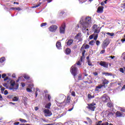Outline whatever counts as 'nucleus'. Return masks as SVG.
I'll return each instance as SVG.
<instances>
[{
  "instance_id": "nucleus-1",
  "label": "nucleus",
  "mask_w": 125,
  "mask_h": 125,
  "mask_svg": "<svg viewBox=\"0 0 125 125\" xmlns=\"http://www.w3.org/2000/svg\"><path fill=\"white\" fill-rule=\"evenodd\" d=\"M80 24H81V26L80 24L78 25V28H82V31L86 32L88 31L89 27H90L91 25V17H83L79 21Z\"/></svg>"
},
{
  "instance_id": "nucleus-2",
  "label": "nucleus",
  "mask_w": 125,
  "mask_h": 125,
  "mask_svg": "<svg viewBox=\"0 0 125 125\" xmlns=\"http://www.w3.org/2000/svg\"><path fill=\"white\" fill-rule=\"evenodd\" d=\"M83 62V57H81L80 60L74 65H72L70 69L71 73L73 76H74V78L77 76V72H78V67L77 66H81L82 65V63Z\"/></svg>"
},
{
  "instance_id": "nucleus-3",
  "label": "nucleus",
  "mask_w": 125,
  "mask_h": 125,
  "mask_svg": "<svg viewBox=\"0 0 125 125\" xmlns=\"http://www.w3.org/2000/svg\"><path fill=\"white\" fill-rule=\"evenodd\" d=\"M10 87L9 88L10 90H13V91H15V90L18 89V87H19V83H15V81L14 80H11L10 82Z\"/></svg>"
},
{
  "instance_id": "nucleus-4",
  "label": "nucleus",
  "mask_w": 125,
  "mask_h": 125,
  "mask_svg": "<svg viewBox=\"0 0 125 125\" xmlns=\"http://www.w3.org/2000/svg\"><path fill=\"white\" fill-rule=\"evenodd\" d=\"M92 30L94 32V34L98 35L100 33L101 27H99L97 24H94L92 26Z\"/></svg>"
},
{
  "instance_id": "nucleus-5",
  "label": "nucleus",
  "mask_w": 125,
  "mask_h": 125,
  "mask_svg": "<svg viewBox=\"0 0 125 125\" xmlns=\"http://www.w3.org/2000/svg\"><path fill=\"white\" fill-rule=\"evenodd\" d=\"M43 113L45 117H51L52 116V113L49 110V109L44 108L43 109Z\"/></svg>"
},
{
  "instance_id": "nucleus-6",
  "label": "nucleus",
  "mask_w": 125,
  "mask_h": 125,
  "mask_svg": "<svg viewBox=\"0 0 125 125\" xmlns=\"http://www.w3.org/2000/svg\"><path fill=\"white\" fill-rule=\"evenodd\" d=\"M55 102L57 105V106H58L59 107H60L62 109H63V108H64L66 105V102L65 101H64L62 103H60L59 102L56 100Z\"/></svg>"
},
{
  "instance_id": "nucleus-7",
  "label": "nucleus",
  "mask_w": 125,
  "mask_h": 125,
  "mask_svg": "<svg viewBox=\"0 0 125 125\" xmlns=\"http://www.w3.org/2000/svg\"><path fill=\"white\" fill-rule=\"evenodd\" d=\"M109 43H110L109 39H105L102 44V47L103 49H105V48H106L108 45H109Z\"/></svg>"
},
{
  "instance_id": "nucleus-8",
  "label": "nucleus",
  "mask_w": 125,
  "mask_h": 125,
  "mask_svg": "<svg viewBox=\"0 0 125 125\" xmlns=\"http://www.w3.org/2000/svg\"><path fill=\"white\" fill-rule=\"evenodd\" d=\"M57 29H58V26L56 25H52L49 27V30L52 33H55Z\"/></svg>"
},
{
  "instance_id": "nucleus-9",
  "label": "nucleus",
  "mask_w": 125,
  "mask_h": 125,
  "mask_svg": "<svg viewBox=\"0 0 125 125\" xmlns=\"http://www.w3.org/2000/svg\"><path fill=\"white\" fill-rule=\"evenodd\" d=\"M103 86L104 87H106V85H100L99 86H96V88L95 89V92H96L97 93H98V92L100 91V89H101V88H102Z\"/></svg>"
},
{
  "instance_id": "nucleus-10",
  "label": "nucleus",
  "mask_w": 125,
  "mask_h": 125,
  "mask_svg": "<svg viewBox=\"0 0 125 125\" xmlns=\"http://www.w3.org/2000/svg\"><path fill=\"white\" fill-rule=\"evenodd\" d=\"M95 105H96L95 103H92L88 105V108H89V110H91V111H94L96 108Z\"/></svg>"
},
{
  "instance_id": "nucleus-11",
  "label": "nucleus",
  "mask_w": 125,
  "mask_h": 125,
  "mask_svg": "<svg viewBox=\"0 0 125 125\" xmlns=\"http://www.w3.org/2000/svg\"><path fill=\"white\" fill-rule=\"evenodd\" d=\"M109 99H110V98H109V97L106 94H104L102 97V100L105 103L108 102L109 101Z\"/></svg>"
},
{
  "instance_id": "nucleus-12",
  "label": "nucleus",
  "mask_w": 125,
  "mask_h": 125,
  "mask_svg": "<svg viewBox=\"0 0 125 125\" xmlns=\"http://www.w3.org/2000/svg\"><path fill=\"white\" fill-rule=\"evenodd\" d=\"M5 57H2L0 58V67H2L5 64Z\"/></svg>"
},
{
  "instance_id": "nucleus-13",
  "label": "nucleus",
  "mask_w": 125,
  "mask_h": 125,
  "mask_svg": "<svg viewBox=\"0 0 125 125\" xmlns=\"http://www.w3.org/2000/svg\"><path fill=\"white\" fill-rule=\"evenodd\" d=\"M99 65L102 66V67H104V68H108V63H107L106 62L104 61H101L99 63Z\"/></svg>"
},
{
  "instance_id": "nucleus-14",
  "label": "nucleus",
  "mask_w": 125,
  "mask_h": 125,
  "mask_svg": "<svg viewBox=\"0 0 125 125\" xmlns=\"http://www.w3.org/2000/svg\"><path fill=\"white\" fill-rule=\"evenodd\" d=\"M73 42H74V40L72 39H67L66 41V43L67 45L70 46V45H72L73 44Z\"/></svg>"
},
{
  "instance_id": "nucleus-15",
  "label": "nucleus",
  "mask_w": 125,
  "mask_h": 125,
  "mask_svg": "<svg viewBox=\"0 0 125 125\" xmlns=\"http://www.w3.org/2000/svg\"><path fill=\"white\" fill-rule=\"evenodd\" d=\"M97 38H98V34H95L94 33L89 37V39L90 40H92V39H94V41H96V40H97Z\"/></svg>"
},
{
  "instance_id": "nucleus-16",
  "label": "nucleus",
  "mask_w": 125,
  "mask_h": 125,
  "mask_svg": "<svg viewBox=\"0 0 125 125\" xmlns=\"http://www.w3.org/2000/svg\"><path fill=\"white\" fill-rule=\"evenodd\" d=\"M66 27L65 25H62L60 28V34H64L65 33V29Z\"/></svg>"
},
{
  "instance_id": "nucleus-17",
  "label": "nucleus",
  "mask_w": 125,
  "mask_h": 125,
  "mask_svg": "<svg viewBox=\"0 0 125 125\" xmlns=\"http://www.w3.org/2000/svg\"><path fill=\"white\" fill-rule=\"evenodd\" d=\"M104 9V7L99 6L98 8L97 12L98 13H102L103 12V10Z\"/></svg>"
},
{
  "instance_id": "nucleus-18",
  "label": "nucleus",
  "mask_w": 125,
  "mask_h": 125,
  "mask_svg": "<svg viewBox=\"0 0 125 125\" xmlns=\"http://www.w3.org/2000/svg\"><path fill=\"white\" fill-rule=\"evenodd\" d=\"M75 40H79V42L82 41V39H81V33H78L76 35V36L75 37Z\"/></svg>"
},
{
  "instance_id": "nucleus-19",
  "label": "nucleus",
  "mask_w": 125,
  "mask_h": 125,
  "mask_svg": "<svg viewBox=\"0 0 125 125\" xmlns=\"http://www.w3.org/2000/svg\"><path fill=\"white\" fill-rule=\"evenodd\" d=\"M116 115L117 118H119L120 117H124V116L123 115V114L119 111L116 112Z\"/></svg>"
},
{
  "instance_id": "nucleus-20",
  "label": "nucleus",
  "mask_w": 125,
  "mask_h": 125,
  "mask_svg": "<svg viewBox=\"0 0 125 125\" xmlns=\"http://www.w3.org/2000/svg\"><path fill=\"white\" fill-rule=\"evenodd\" d=\"M56 47H57L58 49H61V43L59 42H57L56 43Z\"/></svg>"
},
{
  "instance_id": "nucleus-21",
  "label": "nucleus",
  "mask_w": 125,
  "mask_h": 125,
  "mask_svg": "<svg viewBox=\"0 0 125 125\" xmlns=\"http://www.w3.org/2000/svg\"><path fill=\"white\" fill-rule=\"evenodd\" d=\"M51 106V103H49L48 104H47L45 105V108L46 109H50V107Z\"/></svg>"
},
{
  "instance_id": "nucleus-22",
  "label": "nucleus",
  "mask_w": 125,
  "mask_h": 125,
  "mask_svg": "<svg viewBox=\"0 0 125 125\" xmlns=\"http://www.w3.org/2000/svg\"><path fill=\"white\" fill-rule=\"evenodd\" d=\"M70 53H71V50L70 49V48H66L65 49V54H66L67 55L70 54Z\"/></svg>"
},
{
  "instance_id": "nucleus-23",
  "label": "nucleus",
  "mask_w": 125,
  "mask_h": 125,
  "mask_svg": "<svg viewBox=\"0 0 125 125\" xmlns=\"http://www.w3.org/2000/svg\"><path fill=\"white\" fill-rule=\"evenodd\" d=\"M103 75H104V76H106V77H108V76H111V77L112 76H113V74L109 73H107V72L103 73Z\"/></svg>"
},
{
  "instance_id": "nucleus-24",
  "label": "nucleus",
  "mask_w": 125,
  "mask_h": 125,
  "mask_svg": "<svg viewBox=\"0 0 125 125\" xmlns=\"http://www.w3.org/2000/svg\"><path fill=\"white\" fill-rule=\"evenodd\" d=\"M66 105H69V104H71V99H70V98L69 97H67L66 99Z\"/></svg>"
},
{
  "instance_id": "nucleus-25",
  "label": "nucleus",
  "mask_w": 125,
  "mask_h": 125,
  "mask_svg": "<svg viewBox=\"0 0 125 125\" xmlns=\"http://www.w3.org/2000/svg\"><path fill=\"white\" fill-rule=\"evenodd\" d=\"M108 83H109V81H108V80H107L106 79H104L103 81V83L104 85H105V84H108Z\"/></svg>"
},
{
  "instance_id": "nucleus-26",
  "label": "nucleus",
  "mask_w": 125,
  "mask_h": 125,
  "mask_svg": "<svg viewBox=\"0 0 125 125\" xmlns=\"http://www.w3.org/2000/svg\"><path fill=\"white\" fill-rule=\"evenodd\" d=\"M23 77L24 79H25V80H29V79H30V76H29V75L27 74H24L23 75Z\"/></svg>"
},
{
  "instance_id": "nucleus-27",
  "label": "nucleus",
  "mask_w": 125,
  "mask_h": 125,
  "mask_svg": "<svg viewBox=\"0 0 125 125\" xmlns=\"http://www.w3.org/2000/svg\"><path fill=\"white\" fill-rule=\"evenodd\" d=\"M107 36H109V37H113L114 36V33H110V32H107L106 33Z\"/></svg>"
},
{
  "instance_id": "nucleus-28",
  "label": "nucleus",
  "mask_w": 125,
  "mask_h": 125,
  "mask_svg": "<svg viewBox=\"0 0 125 125\" xmlns=\"http://www.w3.org/2000/svg\"><path fill=\"white\" fill-rule=\"evenodd\" d=\"M88 98H89V99H92L94 98V95L91 96V94H88Z\"/></svg>"
},
{
  "instance_id": "nucleus-29",
  "label": "nucleus",
  "mask_w": 125,
  "mask_h": 125,
  "mask_svg": "<svg viewBox=\"0 0 125 125\" xmlns=\"http://www.w3.org/2000/svg\"><path fill=\"white\" fill-rule=\"evenodd\" d=\"M86 120L89 123L92 124V121L91 120V119H90V118H89V117H87Z\"/></svg>"
},
{
  "instance_id": "nucleus-30",
  "label": "nucleus",
  "mask_w": 125,
  "mask_h": 125,
  "mask_svg": "<svg viewBox=\"0 0 125 125\" xmlns=\"http://www.w3.org/2000/svg\"><path fill=\"white\" fill-rule=\"evenodd\" d=\"M78 80H79V81H82V80H83V78L82 77L81 74L79 75Z\"/></svg>"
},
{
  "instance_id": "nucleus-31",
  "label": "nucleus",
  "mask_w": 125,
  "mask_h": 125,
  "mask_svg": "<svg viewBox=\"0 0 125 125\" xmlns=\"http://www.w3.org/2000/svg\"><path fill=\"white\" fill-rule=\"evenodd\" d=\"M107 106L108 107H109L110 108L113 107V104L111 103H108L107 104Z\"/></svg>"
},
{
  "instance_id": "nucleus-32",
  "label": "nucleus",
  "mask_w": 125,
  "mask_h": 125,
  "mask_svg": "<svg viewBox=\"0 0 125 125\" xmlns=\"http://www.w3.org/2000/svg\"><path fill=\"white\" fill-rule=\"evenodd\" d=\"M20 122H21V123H27V121L26 120L21 118L20 119Z\"/></svg>"
},
{
  "instance_id": "nucleus-33",
  "label": "nucleus",
  "mask_w": 125,
  "mask_h": 125,
  "mask_svg": "<svg viewBox=\"0 0 125 125\" xmlns=\"http://www.w3.org/2000/svg\"><path fill=\"white\" fill-rule=\"evenodd\" d=\"M13 101L15 102L18 101V98L17 97H14L13 99Z\"/></svg>"
},
{
  "instance_id": "nucleus-34",
  "label": "nucleus",
  "mask_w": 125,
  "mask_h": 125,
  "mask_svg": "<svg viewBox=\"0 0 125 125\" xmlns=\"http://www.w3.org/2000/svg\"><path fill=\"white\" fill-rule=\"evenodd\" d=\"M28 87L30 88V89H33V88L34 87V84H30L28 86Z\"/></svg>"
},
{
  "instance_id": "nucleus-35",
  "label": "nucleus",
  "mask_w": 125,
  "mask_h": 125,
  "mask_svg": "<svg viewBox=\"0 0 125 125\" xmlns=\"http://www.w3.org/2000/svg\"><path fill=\"white\" fill-rule=\"evenodd\" d=\"M47 25V23L46 22H43L41 23V27H44V26H46Z\"/></svg>"
},
{
  "instance_id": "nucleus-36",
  "label": "nucleus",
  "mask_w": 125,
  "mask_h": 125,
  "mask_svg": "<svg viewBox=\"0 0 125 125\" xmlns=\"http://www.w3.org/2000/svg\"><path fill=\"white\" fill-rule=\"evenodd\" d=\"M121 58H123L124 60H125V52L122 53Z\"/></svg>"
},
{
  "instance_id": "nucleus-37",
  "label": "nucleus",
  "mask_w": 125,
  "mask_h": 125,
  "mask_svg": "<svg viewBox=\"0 0 125 125\" xmlns=\"http://www.w3.org/2000/svg\"><path fill=\"white\" fill-rule=\"evenodd\" d=\"M88 66H91V67H92V66H93V64H92V63H91V62H90V61H89V60L88 61Z\"/></svg>"
},
{
  "instance_id": "nucleus-38",
  "label": "nucleus",
  "mask_w": 125,
  "mask_h": 125,
  "mask_svg": "<svg viewBox=\"0 0 125 125\" xmlns=\"http://www.w3.org/2000/svg\"><path fill=\"white\" fill-rule=\"evenodd\" d=\"M86 51L84 50V51L82 52V57H83V58H84L83 57H84V54H85Z\"/></svg>"
},
{
  "instance_id": "nucleus-39",
  "label": "nucleus",
  "mask_w": 125,
  "mask_h": 125,
  "mask_svg": "<svg viewBox=\"0 0 125 125\" xmlns=\"http://www.w3.org/2000/svg\"><path fill=\"white\" fill-rule=\"evenodd\" d=\"M96 43L97 46L100 45V41L98 40L96 41Z\"/></svg>"
},
{
  "instance_id": "nucleus-40",
  "label": "nucleus",
  "mask_w": 125,
  "mask_h": 125,
  "mask_svg": "<svg viewBox=\"0 0 125 125\" xmlns=\"http://www.w3.org/2000/svg\"><path fill=\"white\" fill-rule=\"evenodd\" d=\"M93 43H94V41L92 40L91 41H90L89 43V44L90 45H93Z\"/></svg>"
},
{
  "instance_id": "nucleus-41",
  "label": "nucleus",
  "mask_w": 125,
  "mask_h": 125,
  "mask_svg": "<svg viewBox=\"0 0 125 125\" xmlns=\"http://www.w3.org/2000/svg\"><path fill=\"white\" fill-rule=\"evenodd\" d=\"M120 71L121 73H125V70H124V68H120Z\"/></svg>"
},
{
  "instance_id": "nucleus-42",
  "label": "nucleus",
  "mask_w": 125,
  "mask_h": 125,
  "mask_svg": "<svg viewBox=\"0 0 125 125\" xmlns=\"http://www.w3.org/2000/svg\"><path fill=\"white\" fill-rule=\"evenodd\" d=\"M71 95L72 96H74V97H75L76 96V93L74 91H72L71 92Z\"/></svg>"
},
{
  "instance_id": "nucleus-43",
  "label": "nucleus",
  "mask_w": 125,
  "mask_h": 125,
  "mask_svg": "<svg viewBox=\"0 0 125 125\" xmlns=\"http://www.w3.org/2000/svg\"><path fill=\"white\" fill-rule=\"evenodd\" d=\"M15 10H18L19 11H20V10H22V9L20 7H15Z\"/></svg>"
},
{
  "instance_id": "nucleus-44",
  "label": "nucleus",
  "mask_w": 125,
  "mask_h": 125,
  "mask_svg": "<svg viewBox=\"0 0 125 125\" xmlns=\"http://www.w3.org/2000/svg\"><path fill=\"white\" fill-rule=\"evenodd\" d=\"M26 90H27V92H32V90H31V88H26Z\"/></svg>"
},
{
  "instance_id": "nucleus-45",
  "label": "nucleus",
  "mask_w": 125,
  "mask_h": 125,
  "mask_svg": "<svg viewBox=\"0 0 125 125\" xmlns=\"http://www.w3.org/2000/svg\"><path fill=\"white\" fill-rule=\"evenodd\" d=\"M23 100L24 101V102H27V100H28V98H27V97H23Z\"/></svg>"
},
{
  "instance_id": "nucleus-46",
  "label": "nucleus",
  "mask_w": 125,
  "mask_h": 125,
  "mask_svg": "<svg viewBox=\"0 0 125 125\" xmlns=\"http://www.w3.org/2000/svg\"><path fill=\"white\" fill-rule=\"evenodd\" d=\"M108 58H111V59H114V58H116L115 56H109L108 57Z\"/></svg>"
},
{
  "instance_id": "nucleus-47",
  "label": "nucleus",
  "mask_w": 125,
  "mask_h": 125,
  "mask_svg": "<svg viewBox=\"0 0 125 125\" xmlns=\"http://www.w3.org/2000/svg\"><path fill=\"white\" fill-rule=\"evenodd\" d=\"M39 6H40V5H36L35 6H33L32 7H31V8H37V7H39Z\"/></svg>"
},
{
  "instance_id": "nucleus-48",
  "label": "nucleus",
  "mask_w": 125,
  "mask_h": 125,
  "mask_svg": "<svg viewBox=\"0 0 125 125\" xmlns=\"http://www.w3.org/2000/svg\"><path fill=\"white\" fill-rule=\"evenodd\" d=\"M79 1L81 3H83V2H85V1H86V0H79Z\"/></svg>"
},
{
  "instance_id": "nucleus-49",
  "label": "nucleus",
  "mask_w": 125,
  "mask_h": 125,
  "mask_svg": "<svg viewBox=\"0 0 125 125\" xmlns=\"http://www.w3.org/2000/svg\"><path fill=\"white\" fill-rule=\"evenodd\" d=\"M4 90H5V88L4 87H2L1 88V91L2 93H3V91H4Z\"/></svg>"
},
{
  "instance_id": "nucleus-50",
  "label": "nucleus",
  "mask_w": 125,
  "mask_h": 125,
  "mask_svg": "<svg viewBox=\"0 0 125 125\" xmlns=\"http://www.w3.org/2000/svg\"><path fill=\"white\" fill-rule=\"evenodd\" d=\"M74 109V105L72 106V107L71 108H69L67 111L68 112H71Z\"/></svg>"
},
{
  "instance_id": "nucleus-51",
  "label": "nucleus",
  "mask_w": 125,
  "mask_h": 125,
  "mask_svg": "<svg viewBox=\"0 0 125 125\" xmlns=\"http://www.w3.org/2000/svg\"><path fill=\"white\" fill-rule=\"evenodd\" d=\"M89 47V45H88V44H86L84 46V48L85 49H87Z\"/></svg>"
},
{
  "instance_id": "nucleus-52",
  "label": "nucleus",
  "mask_w": 125,
  "mask_h": 125,
  "mask_svg": "<svg viewBox=\"0 0 125 125\" xmlns=\"http://www.w3.org/2000/svg\"><path fill=\"white\" fill-rule=\"evenodd\" d=\"M50 99H51V96L50 95L48 94V100L49 101H50Z\"/></svg>"
},
{
  "instance_id": "nucleus-53",
  "label": "nucleus",
  "mask_w": 125,
  "mask_h": 125,
  "mask_svg": "<svg viewBox=\"0 0 125 125\" xmlns=\"http://www.w3.org/2000/svg\"><path fill=\"white\" fill-rule=\"evenodd\" d=\"M60 97H61V99H63V98H65V95H61L60 96Z\"/></svg>"
},
{
  "instance_id": "nucleus-54",
  "label": "nucleus",
  "mask_w": 125,
  "mask_h": 125,
  "mask_svg": "<svg viewBox=\"0 0 125 125\" xmlns=\"http://www.w3.org/2000/svg\"><path fill=\"white\" fill-rule=\"evenodd\" d=\"M7 98L9 99L13 98V95H9L8 96Z\"/></svg>"
},
{
  "instance_id": "nucleus-55",
  "label": "nucleus",
  "mask_w": 125,
  "mask_h": 125,
  "mask_svg": "<svg viewBox=\"0 0 125 125\" xmlns=\"http://www.w3.org/2000/svg\"><path fill=\"white\" fill-rule=\"evenodd\" d=\"M104 53H105V50H103L101 51L100 54H104Z\"/></svg>"
},
{
  "instance_id": "nucleus-56",
  "label": "nucleus",
  "mask_w": 125,
  "mask_h": 125,
  "mask_svg": "<svg viewBox=\"0 0 125 125\" xmlns=\"http://www.w3.org/2000/svg\"><path fill=\"white\" fill-rule=\"evenodd\" d=\"M5 77H6V74L4 73L3 74H2V79H4V78H5Z\"/></svg>"
},
{
  "instance_id": "nucleus-57",
  "label": "nucleus",
  "mask_w": 125,
  "mask_h": 125,
  "mask_svg": "<svg viewBox=\"0 0 125 125\" xmlns=\"http://www.w3.org/2000/svg\"><path fill=\"white\" fill-rule=\"evenodd\" d=\"M102 125H109V123L108 122H105L102 124Z\"/></svg>"
},
{
  "instance_id": "nucleus-58",
  "label": "nucleus",
  "mask_w": 125,
  "mask_h": 125,
  "mask_svg": "<svg viewBox=\"0 0 125 125\" xmlns=\"http://www.w3.org/2000/svg\"><path fill=\"white\" fill-rule=\"evenodd\" d=\"M4 95H6V94H8V91L7 90H5L4 92Z\"/></svg>"
},
{
  "instance_id": "nucleus-59",
  "label": "nucleus",
  "mask_w": 125,
  "mask_h": 125,
  "mask_svg": "<svg viewBox=\"0 0 125 125\" xmlns=\"http://www.w3.org/2000/svg\"><path fill=\"white\" fill-rule=\"evenodd\" d=\"M124 38H123V39L121 40V42H125V34L124 35Z\"/></svg>"
},
{
  "instance_id": "nucleus-60",
  "label": "nucleus",
  "mask_w": 125,
  "mask_h": 125,
  "mask_svg": "<svg viewBox=\"0 0 125 125\" xmlns=\"http://www.w3.org/2000/svg\"><path fill=\"white\" fill-rule=\"evenodd\" d=\"M125 85H124L122 87V89H121L120 91H123V90H125Z\"/></svg>"
},
{
  "instance_id": "nucleus-61",
  "label": "nucleus",
  "mask_w": 125,
  "mask_h": 125,
  "mask_svg": "<svg viewBox=\"0 0 125 125\" xmlns=\"http://www.w3.org/2000/svg\"><path fill=\"white\" fill-rule=\"evenodd\" d=\"M21 84L22 87H24V86L26 85L25 84V83H21Z\"/></svg>"
},
{
  "instance_id": "nucleus-62",
  "label": "nucleus",
  "mask_w": 125,
  "mask_h": 125,
  "mask_svg": "<svg viewBox=\"0 0 125 125\" xmlns=\"http://www.w3.org/2000/svg\"><path fill=\"white\" fill-rule=\"evenodd\" d=\"M3 86H4V87H7V83H5L3 84Z\"/></svg>"
},
{
  "instance_id": "nucleus-63",
  "label": "nucleus",
  "mask_w": 125,
  "mask_h": 125,
  "mask_svg": "<svg viewBox=\"0 0 125 125\" xmlns=\"http://www.w3.org/2000/svg\"><path fill=\"white\" fill-rule=\"evenodd\" d=\"M34 109L35 111H38L39 110V107L36 106Z\"/></svg>"
},
{
  "instance_id": "nucleus-64",
  "label": "nucleus",
  "mask_w": 125,
  "mask_h": 125,
  "mask_svg": "<svg viewBox=\"0 0 125 125\" xmlns=\"http://www.w3.org/2000/svg\"><path fill=\"white\" fill-rule=\"evenodd\" d=\"M20 123L19 122H16L15 123H14V125H19Z\"/></svg>"
}]
</instances>
